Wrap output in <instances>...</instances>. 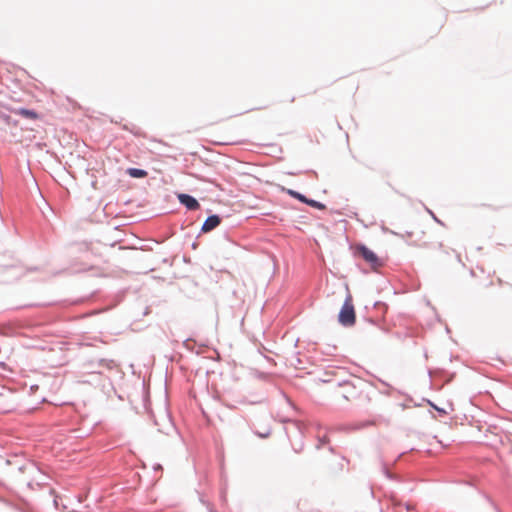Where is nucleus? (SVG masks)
I'll use <instances>...</instances> for the list:
<instances>
[{
  "mask_svg": "<svg viewBox=\"0 0 512 512\" xmlns=\"http://www.w3.org/2000/svg\"><path fill=\"white\" fill-rule=\"evenodd\" d=\"M288 193H289L292 197H294V198H296V199L300 200V201H301V202H303V203L308 202V199H307L304 195L300 194L299 192H296V191H294V190H288Z\"/></svg>",
  "mask_w": 512,
  "mask_h": 512,
  "instance_id": "6e6552de",
  "label": "nucleus"
},
{
  "mask_svg": "<svg viewBox=\"0 0 512 512\" xmlns=\"http://www.w3.org/2000/svg\"><path fill=\"white\" fill-rule=\"evenodd\" d=\"M221 223V219L218 215L209 216L202 225V232L208 233L218 227Z\"/></svg>",
  "mask_w": 512,
  "mask_h": 512,
  "instance_id": "20e7f679",
  "label": "nucleus"
},
{
  "mask_svg": "<svg viewBox=\"0 0 512 512\" xmlns=\"http://www.w3.org/2000/svg\"><path fill=\"white\" fill-rule=\"evenodd\" d=\"M306 204H308V205H310V206H312L314 208H317V209H324L325 208L324 204H322L320 202H317L315 200H309L308 199V202H306Z\"/></svg>",
  "mask_w": 512,
  "mask_h": 512,
  "instance_id": "9d476101",
  "label": "nucleus"
},
{
  "mask_svg": "<svg viewBox=\"0 0 512 512\" xmlns=\"http://www.w3.org/2000/svg\"><path fill=\"white\" fill-rule=\"evenodd\" d=\"M260 437L265 438V437H267V434H264V435L260 434Z\"/></svg>",
  "mask_w": 512,
  "mask_h": 512,
  "instance_id": "ddd939ff",
  "label": "nucleus"
},
{
  "mask_svg": "<svg viewBox=\"0 0 512 512\" xmlns=\"http://www.w3.org/2000/svg\"><path fill=\"white\" fill-rule=\"evenodd\" d=\"M260 437L265 438V437H267V434H264V435L260 434Z\"/></svg>",
  "mask_w": 512,
  "mask_h": 512,
  "instance_id": "4468645a",
  "label": "nucleus"
},
{
  "mask_svg": "<svg viewBox=\"0 0 512 512\" xmlns=\"http://www.w3.org/2000/svg\"><path fill=\"white\" fill-rule=\"evenodd\" d=\"M322 381H323V382H330V381H331V379H329V378H323V379H322Z\"/></svg>",
  "mask_w": 512,
  "mask_h": 512,
  "instance_id": "9b49d317",
  "label": "nucleus"
},
{
  "mask_svg": "<svg viewBox=\"0 0 512 512\" xmlns=\"http://www.w3.org/2000/svg\"><path fill=\"white\" fill-rule=\"evenodd\" d=\"M15 114L31 120H36L39 118V115L35 111L25 108H19L15 110Z\"/></svg>",
  "mask_w": 512,
  "mask_h": 512,
  "instance_id": "423d86ee",
  "label": "nucleus"
},
{
  "mask_svg": "<svg viewBox=\"0 0 512 512\" xmlns=\"http://www.w3.org/2000/svg\"><path fill=\"white\" fill-rule=\"evenodd\" d=\"M178 199L180 203L185 205L189 210H196L200 206L198 201L188 194H179Z\"/></svg>",
  "mask_w": 512,
  "mask_h": 512,
  "instance_id": "39448f33",
  "label": "nucleus"
},
{
  "mask_svg": "<svg viewBox=\"0 0 512 512\" xmlns=\"http://www.w3.org/2000/svg\"><path fill=\"white\" fill-rule=\"evenodd\" d=\"M100 364L110 370L117 366L113 360H104L103 359L100 361Z\"/></svg>",
  "mask_w": 512,
  "mask_h": 512,
  "instance_id": "1a4fd4ad",
  "label": "nucleus"
},
{
  "mask_svg": "<svg viewBox=\"0 0 512 512\" xmlns=\"http://www.w3.org/2000/svg\"><path fill=\"white\" fill-rule=\"evenodd\" d=\"M356 252L360 255L371 267L376 268L381 265V262L377 255L364 245H358Z\"/></svg>",
  "mask_w": 512,
  "mask_h": 512,
  "instance_id": "7ed1b4c3",
  "label": "nucleus"
},
{
  "mask_svg": "<svg viewBox=\"0 0 512 512\" xmlns=\"http://www.w3.org/2000/svg\"><path fill=\"white\" fill-rule=\"evenodd\" d=\"M127 173L133 178H144L147 176V172L142 169L129 168Z\"/></svg>",
  "mask_w": 512,
  "mask_h": 512,
  "instance_id": "0eeeda50",
  "label": "nucleus"
},
{
  "mask_svg": "<svg viewBox=\"0 0 512 512\" xmlns=\"http://www.w3.org/2000/svg\"><path fill=\"white\" fill-rule=\"evenodd\" d=\"M260 437L265 438V437H267V434H264V435L260 434Z\"/></svg>",
  "mask_w": 512,
  "mask_h": 512,
  "instance_id": "f8f14e48",
  "label": "nucleus"
},
{
  "mask_svg": "<svg viewBox=\"0 0 512 512\" xmlns=\"http://www.w3.org/2000/svg\"><path fill=\"white\" fill-rule=\"evenodd\" d=\"M361 393L362 391L349 381L340 383L338 388L335 390V396L338 399L346 401L357 400L361 396Z\"/></svg>",
  "mask_w": 512,
  "mask_h": 512,
  "instance_id": "f257e3e1",
  "label": "nucleus"
},
{
  "mask_svg": "<svg viewBox=\"0 0 512 512\" xmlns=\"http://www.w3.org/2000/svg\"><path fill=\"white\" fill-rule=\"evenodd\" d=\"M338 319L339 322L344 326H352L356 321L355 310L350 293H348L344 301V304L339 312Z\"/></svg>",
  "mask_w": 512,
  "mask_h": 512,
  "instance_id": "f03ea898",
  "label": "nucleus"
}]
</instances>
